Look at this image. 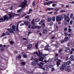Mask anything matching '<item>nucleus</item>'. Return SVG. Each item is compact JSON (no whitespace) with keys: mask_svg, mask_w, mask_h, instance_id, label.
Returning a JSON list of instances; mask_svg holds the SVG:
<instances>
[{"mask_svg":"<svg viewBox=\"0 0 74 74\" xmlns=\"http://www.w3.org/2000/svg\"><path fill=\"white\" fill-rule=\"evenodd\" d=\"M47 33V30L46 29H44L43 30L42 34H46Z\"/></svg>","mask_w":74,"mask_h":74,"instance_id":"6ab92c4d","label":"nucleus"},{"mask_svg":"<svg viewBox=\"0 0 74 74\" xmlns=\"http://www.w3.org/2000/svg\"><path fill=\"white\" fill-rule=\"evenodd\" d=\"M9 16H8V15H5V16H3V19L4 21H8L9 19H11V18L15 16H19L20 15V14H16L14 13H10L9 14H8Z\"/></svg>","mask_w":74,"mask_h":74,"instance_id":"f257e3e1","label":"nucleus"},{"mask_svg":"<svg viewBox=\"0 0 74 74\" xmlns=\"http://www.w3.org/2000/svg\"><path fill=\"white\" fill-rule=\"evenodd\" d=\"M64 18L65 21H67L69 17L67 16H66V15H64Z\"/></svg>","mask_w":74,"mask_h":74,"instance_id":"1a4fd4ad","label":"nucleus"},{"mask_svg":"<svg viewBox=\"0 0 74 74\" xmlns=\"http://www.w3.org/2000/svg\"><path fill=\"white\" fill-rule=\"evenodd\" d=\"M44 68L45 69V70L47 71L48 70V65H45L44 66Z\"/></svg>","mask_w":74,"mask_h":74,"instance_id":"ddd939ff","label":"nucleus"},{"mask_svg":"<svg viewBox=\"0 0 74 74\" xmlns=\"http://www.w3.org/2000/svg\"><path fill=\"white\" fill-rule=\"evenodd\" d=\"M62 49H60V50H59V53H61V52H62Z\"/></svg>","mask_w":74,"mask_h":74,"instance_id":"603ef678","label":"nucleus"},{"mask_svg":"<svg viewBox=\"0 0 74 74\" xmlns=\"http://www.w3.org/2000/svg\"><path fill=\"white\" fill-rule=\"evenodd\" d=\"M18 58L19 59H20L21 58V55H19L18 56Z\"/></svg>","mask_w":74,"mask_h":74,"instance_id":"4d7b16f0","label":"nucleus"},{"mask_svg":"<svg viewBox=\"0 0 74 74\" xmlns=\"http://www.w3.org/2000/svg\"><path fill=\"white\" fill-rule=\"evenodd\" d=\"M10 43L11 44H14V42L12 41H11L10 42Z\"/></svg>","mask_w":74,"mask_h":74,"instance_id":"680f3d73","label":"nucleus"},{"mask_svg":"<svg viewBox=\"0 0 74 74\" xmlns=\"http://www.w3.org/2000/svg\"><path fill=\"white\" fill-rule=\"evenodd\" d=\"M26 64V62H22L21 63V64L22 66L25 65Z\"/></svg>","mask_w":74,"mask_h":74,"instance_id":"72a5a7b5","label":"nucleus"},{"mask_svg":"<svg viewBox=\"0 0 74 74\" xmlns=\"http://www.w3.org/2000/svg\"><path fill=\"white\" fill-rule=\"evenodd\" d=\"M71 32V28H69L68 32L69 33H70Z\"/></svg>","mask_w":74,"mask_h":74,"instance_id":"5fc2aeb1","label":"nucleus"},{"mask_svg":"<svg viewBox=\"0 0 74 74\" xmlns=\"http://www.w3.org/2000/svg\"><path fill=\"white\" fill-rule=\"evenodd\" d=\"M52 19V18L51 17H49L47 18V21L48 22H51V20Z\"/></svg>","mask_w":74,"mask_h":74,"instance_id":"2eb2a0df","label":"nucleus"},{"mask_svg":"<svg viewBox=\"0 0 74 74\" xmlns=\"http://www.w3.org/2000/svg\"><path fill=\"white\" fill-rule=\"evenodd\" d=\"M54 10V8H48L46 10V11H50V10Z\"/></svg>","mask_w":74,"mask_h":74,"instance_id":"4468645a","label":"nucleus"},{"mask_svg":"<svg viewBox=\"0 0 74 74\" xmlns=\"http://www.w3.org/2000/svg\"><path fill=\"white\" fill-rule=\"evenodd\" d=\"M34 54L35 55H38V53L37 52V51H35L34 53Z\"/></svg>","mask_w":74,"mask_h":74,"instance_id":"a19ab883","label":"nucleus"},{"mask_svg":"<svg viewBox=\"0 0 74 74\" xmlns=\"http://www.w3.org/2000/svg\"><path fill=\"white\" fill-rule=\"evenodd\" d=\"M64 15L62 14L60 15L59 16H57L56 17V19L57 21H61L64 18Z\"/></svg>","mask_w":74,"mask_h":74,"instance_id":"f03ea898","label":"nucleus"},{"mask_svg":"<svg viewBox=\"0 0 74 74\" xmlns=\"http://www.w3.org/2000/svg\"><path fill=\"white\" fill-rule=\"evenodd\" d=\"M7 30H8V31H9L10 32V31H11V28L10 29V28L7 29Z\"/></svg>","mask_w":74,"mask_h":74,"instance_id":"774afa93","label":"nucleus"},{"mask_svg":"<svg viewBox=\"0 0 74 74\" xmlns=\"http://www.w3.org/2000/svg\"><path fill=\"white\" fill-rule=\"evenodd\" d=\"M52 19L53 21H55V17H53L52 18Z\"/></svg>","mask_w":74,"mask_h":74,"instance_id":"8fccbe9b","label":"nucleus"},{"mask_svg":"<svg viewBox=\"0 0 74 74\" xmlns=\"http://www.w3.org/2000/svg\"><path fill=\"white\" fill-rule=\"evenodd\" d=\"M10 33H12V34H14L15 33V32L13 30H12V28H11V30L10 31Z\"/></svg>","mask_w":74,"mask_h":74,"instance_id":"c85d7f7f","label":"nucleus"},{"mask_svg":"<svg viewBox=\"0 0 74 74\" xmlns=\"http://www.w3.org/2000/svg\"><path fill=\"white\" fill-rule=\"evenodd\" d=\"M44 5H48L49 6V5L51 4V2L50 1H49L48 2H46L44 3Z\"/></svg>","mask_w":74,"mask_h":74,"instance_id":"423d86ee","label":"nucleus"},{"mask_svg":"<svg viewBox=\"0 0 74 74\" xmlns=\"http://www.w3.org/2000/svg\"><path fill=\"white\" fill-rule=\"evenodd\" d=\"M35 26H36L35 25L34 26V25H32L31 27V29H36V28H35Z\"/></svg>","mask_w":74,"mask_h":74,"instance_id":"ea45409f","label":"nucleus"},{"mask_svg":"<svg viewBox=\"0 0 74 74\" xmlns=\"http://www.w3.org/2000/svg\"><path fill=\"white\" fill-rule=\"evenodd\" d=\"M69 37L67 36H66L64 39V41H65V42L67 41H69Z\"/></svg>","mask_w":74,"mask_h":74,"instance_id":"dca6fc26","label":"nucleus"},{"mask_svg":"<svg viewBox=\"0 0 74 74\" xmlns=\"http://www.w3.org/2000/svg\"><path fill=\"white\" fill-rule=\"evenodd\" d=\"M73 21L71 20L70 22V24L71 25L72 24H73Z\"/></svg>","mask_w":74,"mask_h":74,"instance_id":"c03bdc74","label":"nucleus"},{"mask_svg":"<svg viewBox=\"0 0 74 74\" xmlns=\"http://www.w3.org/2000/svg\"><path fill=\"white\" fill-rule=\"evenodd\" d=\"M57 60H58V58L57 57H56L54 59V60H55V61H56Z\"/></svg>","mask_w":74,"mask_h":74,"instance_id":"bf43d9fd","label":"nucleus"},{"mask_svg":"<svg viewBox=\"0 0 74 74\" xmlns=\"http://www.w3.org/2000/svg\"><path fill=\"white\" fill-rule=\"evenodd\" d=\"M56 21L57 22H58V24H59V25H60V24H61V22H60V21H58V20H57L56 18Z\"/></svg>","mask_w":74,"mask_h":74,"instance_id":"49530a36","label":"nucleus"},{"mask_svg":"<svg viewBox=\"0 0 74 74\" xmlns=\"http://www.w3.org/2000/svg\"><path fill=\"white\" fill-rule=\"evenodd\" d=\"M36 64L38 65L39 66H40V67H41V66H42V65L39 64V63H37Z\"/></svg>","mask_w":74,"mask_h":74,"instance_id":"3c124183","label":"nucleus"},{"mask_svg":"<svg viewBox=\"0 0 74 74\" xmlns=\"http://www.w3.org/2000/svg\"><path fill=\"white\" fill-rule=\"evenodd\" d=\"M27 49H30L31 48H32V45L31 44L28 45H27Z\"/></svg>","mask_w":74,"mask_h":74,"instance_id":"f8f14e48","label":"nucleus"},{"mask_svg":"<svg viewBox=\"0 0 74 74\" xmlns=\"http://www.w3.org/2000/svg\"><path fill=\"white\" fill-rule=\"evenodd\" d=\"M38 52H39V54H38V56H41V55H42V52H40V50H38Z\"/></svg>","mask_w":74,"mask_h":74,"instance_id":"bb28decb","label":"nucleus"},{"mask_svg":"<svg viewBox=\"0 0 74 74\" xmlns=\"http://www.w3.org/2000/svg\"><path fill=\"white\" fill-rule=\"evenodd\" d=\"M70 66H68L65 69V70L67 72H70L71 71V68L70 67Z\"/></svg>","mask_w":74,"mask_h":74,"instance_id":"39448f33","label":"nucleus"},{"mask_svg":"<svg viewBox=\"0 0 74 74\" xmlns=\"http://www.w3.org/2000/svg\"><path fill=\"white\" fill-rule=\"evenodd\" d=\"M24 25L26 26H28L29 25V22L28 21H25L24 22Z\"/></svg>","mask_w":74,"mask_h":74,"instance_id":"4be33fe9","label":"nucleus"},{"mask_svg":"<svg viewBox=\"0 0 74 74\" xmlns=\"http://www.w3.org/2000/svg\"><path fill=\"white\" fill-rule=\"evenodd\" d=\"M40 64H41L42 65H44V63H43V62H40Z\"/></svg>","mask_w":74,"mask_h":74,"instance_id":"e2e57ef3","label":"nucleus"},{"mask_svg":"<svg viewBox=\"0 0 74 74\" xmlns=\"http://www.w3.org/2000/svg\"><path fill=\"white\" fill-rule=\"evenodd\" d=\"M34 19H33V20H32L31 23L34 26H35L36 25V23L35 22H34Z\"/></svg>","mask_w":74,"mask_h":74,"instance_id":"f3484780","label":"nucleus"},{"mask_svg":"<svg viewBox=\"0 0 74 74\" xmlns=\"http://www.w3.org/2000/svg\"><path fill=\"white\" fill-rule=\"evenodd\" d=\"M73 57H74L73 55H71L69 58V60L71 61H74V57L73 58Z\"/></svg>","mask_w":74,"mask_h":74,"instance_id":"6e6552de","label":"nucleus"},{"mask_svg":"<svg viewBox=\"0 0 74 74\" xmlns=\"http://www.w3.org/2000/svg\"><path fill=\"white\" fill-rule=\"evenodd\" d=\"M70 47H66L65 50V52L66 53L68 52L69 53L70 52Z\"/></svg>","mask_w":74,"mask_h":74,"instance_id":"0eeeda50","label":"nucleus"},{"mask_svg":"<svg viewBox=\"0 0 74 74\" xmlns=\"http://www.w3.org/2000/svg\"><path fill=\"white\" fill-rule=\"evenodd\" d=\"M56 64L57 65L58 67H59V65H60V62H58V61H56Z\"/></svg>","mask_w":74,"mask_h":74,"instance_id":"c756f323","label":"nucleus"},{"mask_svg":"<svg viewBox=\"0 0 74 74\" xmlns=\"http://www.w3.org/2000/svg\"><path fill=\"white\" fill-rule=\"evenodd\" d=\"M29 16H30L29 15H27L25 16V19L29 18Z\"/></svg>","mask_w":74,"mask_h":74,"instance_id":"de8ad7c7","label":"nucleus"},{"mask_svg":"<svg viewBox=\"0 0 74 74\" xmlns=\"http://www.w3.org/2000/svg\"><path fill=\"white\" fill-rule=\"evenodd\" d=\"M4 22V18H0V22Z\"/></svg>","mask_w":74,"mask_h":74,"instance_id":"5701e85b","label":"nucleus"},{"mask_svg":"<svg viewBox=\"0 0 74 74\" xmlns=\"http://www.w3.org/2000/svg\"><path fill=\"white\" fill-rule=\"evenodd\" d=\"M64 69H65V67L62 66L60 68V69L61 71H63V70H64Z\"/></svg>","mask_w":74,"mask_h":74,"instance_id":"a878e982","label":"nucleus"},{"mask_svg":"<svg viewBox=\"0 0 74 74\" xmlns=\"http://www.w3.org/2000/svg\"><path fill=\"white\" fill-rule=\"evenodd\" d=\"M73 14H71L70 17V18H73Z\"/></svg>","mask_w":74,"mask_h":74,"instance_id":"864d4df0","label":"nucleus"},{"mask_svg":"<svg viewBox=\"0 0 74 74\" xmlns=\"http://www.w3.org/2000/svg\"><path fill=\"white\" fill-rule=\"evenodd\" d=\"M69 3L71 4H74V1L72 2H69Z\"/></svg>","mask_w":74,"mask_h":74,"instance_id":"052dcab7","label":"nucleus"},{"mask_svg":"<svg viewBox=\"0 0 74 74\" xmlns=\"http://www.w3.org/2000/svg\"><path fill=\"white\" fill-rule=\"evenodd\" d=\"M36 1H34L32 3V5L34 7L36 6Z\"/></svg>","mask_w":74,"mask_h":74,"instance_id":"b1692460","label":"nucleus"},{"mask_svg":"<svg viewBox=\"0 0 74 74\" xmlns=\"http://www.w3.org/2000/svg\"><path fill=\"white\" fill-rule=\"evenodd\" d=\"M50 1V4H53V3H55L56 4H58V1Z\"/></svg>","mask_w":74,"mask_h":74,"instance_id":"9d476101","label":"nucleus"},{"mask_svg":"<svg viewBox=\"0 0 74 74\" xmlns=\"http://www.w3.org/2000/svg\"><path fill=\"white\" fill-rule=\"evenodd\" d=\"M10 10H13V6H11V8H10Z\"/></svg>","mask_w":74,"mask_h":74,"instance_id":"0e129e2a","label":"nucleus"},{"mask_svg":"<svg viewBox=\"0 0 74 74\" xmlns=\"http://www.w3.org/2000/svg\"><path fill=\"white\" fill-rule=\"evenodd\" d=\"M66 64L67 65H69L71 64V61H69L67 62Z\"/></svg>","mask_w":74,"mask_h":74,"instance_id":"f704fd0d","label":"nucleus"},{"mask_svg":"<svg viewBox=\"0 0 74 74\" xmlns=\"http://www.w3.org/2000/svg\"><path fill=\"white\" fill-rule=\"evenodd\" d=\"M23 40H27V38H23Z\"/></svg>","mask_w":74,"mask_h":74,"instance_id":"338daca9","label":"nucleus"},{"mask_svg":"<svg viewBox=\"0 0 74 74\" xmlns=\"http://www.w3.org/2000/svg\"><path fill=\"white\" fill-rule=\"evenodd\" d=\"M40 69H42L43 70L45 71V68H44L42 67V66H41V67H40Z\"/></svg>","mask_w":74,"mask_h":74,"instance_id":"58836bf2","label":"nucleus"},{"mask_svg":"<svg viewBox=\"0 0 74 74\" xmlns=\"http://www.w3.org/2000/svg\"><path fill=\"white\" fill-rule=\"evenodd\" d=\"M5 33L6 35H8V36H10V32L9 31H6L5 32Z\"/></svg>","mask_w":74,"mask_h":74,"instance_id":"aec40b11","label":"nucleus"},{"mask_svg":"<svg viewBox=\"0 0 74 74\" xmlns=\"http://www.w3.org/2000/svg\"><path fill=\"white\" fill-rule=\"evenodd\" d=\"M64 34H65V36H67L69 35L68 33H67V32H64Z\"/></svg>","mask_w":74,"mask_h":74,"instance_id":"09e8293b","label":"nucleus"},{"mask_svg":"<svg viewBox=\"0 0 74 74\" xmlns=\"http://www.w3.org/2000/svg\"><path fill=\"white\" fill-rule=\"evenodd\" d=\"M19 27V24H18L17 26V27L16 28V31H17V32H19V29H18V27Z\"/></svg>","mask_w":74,"mask_h":74,"instance_id":"2f4dec72","label":"nucleus"},{"mask_svg":"<svg viewBox=\"0 0 74 74\" xmlns=\"http://www.w3.org/2000/svg\"><path fill=\"white\" fill-rule=\"evenodd\" d=\"M35 28H36V29L37 28L38 29H40L41 28V27L40 26H38V25H36L35 26Z\"/></svg>","mask_w":74,"mask_h":74,"instance_id":"a211bd4d","label":"nucleus"},{"mask_svg":"<svg viewBox=\"0 0 74 74\" xmlns=\"http://www.w3.org/2000/svg\"><path fill=\"white\" fill-rule=\"evenodd\" d=\"M24 25H25L24 23H21L20 25V26H24Z\"/></svg>","mask_w":74,"mask_h":74,"instance_id":"13d9d810","label":"nucleus"},{"mask_svg":"<svg viewBox=\"0 0 74 74\" xmlns=\"http://www.w3.org/2000/svg\"><path fill=\"white\" fill-rule=\"evenodd\" d=\"M40 21V18H37L35 19L34 22H39Z\"/></svg>","mask_w":74,"mask_h":74,"instance_id":"cd10ccee","label":"nucleus"},{"mask_svg":"<svg viewBox=\"0 0 74 74\" xmlns=\"http://www.w3.org/2000/svg\"><path fill=\"white\" fill-rule=\"evenodd\" d=\"M38 43H37L35 44V47L36 49H38Z\"/></svg>","mask_w":74,"mask_h":74,"instance_id":"c9c22d12","label":"nucleus"},{"mask_svg":"<svg viewBox=\"0 0 74 74\" xmlns=\"http://www.w3.org/2000/svg\"><path fill=\"white\" fill-rule=\"evenodd\" d=\"M27 4L26 2H23L20 5V6L22 7V8H25V6H27Z\"/></svg>","mask_w":74,"mask_h":74,"instance_id":"7ed1b4c3","label":"nucleus"},{"mask_svg":"<svg viewBox=\"0 0 74 74\" xmlns=\"http://www.w3.org/2000/svg\"><path fill=\"white\" fill-rule=\"evenodd\" d=\"M49 67L50 68H52L53 66L52 65H49Z\"/></svg>","mask_w":74,"mask_h":74,"instance_id":"a18cd8bd","label":"nucleus"},{"mask_svg":"<svg viewBox=\"0 0 74 74\" xmlns=\"http://www.w3.org/2000/svg\"><path fill=\"white\" fill-rule=\"evenodd\" d=\"M34 62H36V63H37V62H38V59L37 58H35L34 59Z\"/></svg>","mask_w":74,"mask_h":74,"instance_id":"7c9ffc66","label":"nucleus"},{"mask_svg":"<svg viewBox=\"0 0 74 74\" xmlns=\"http://www.w3.org/2000/svg\"><path fill=\"white\" fill-rule=\"evenodd\" d=\"M67 62H64L63 64V65H62V66L65 68L67 66Z\"/></svg>","mask_w":74,"mask_h":74,"instance_id":"412c9836","label":"nucleus"},{"mask_svg":"<svg viewBox=\"0 0 74 74\" xmlns=\"http://www.w3.org/2000/svg\"><path fill=\"white\" fill-rule=\"evenodd\" d=\"M23 55V57L24 58H27V55H26V53H24Z\"/></svg>","mask_w":74,"mask_h":74,"instance_id":"473e14b6","label":"nucleus"},{"mask_svg":"<svg viewBox=\"0 0 74 74\" xmlns=\"http://www.w3.org/2000/svg\"><path fill=\"white\" fill-rule=\"evenodd\" d=\"M42 24V25L43 26H45V20L42 19L39 23V25H41Z\"/></svg>","mask_w":74,"mask_h":74,"instance_id":"20e7f679","label":"nucleus"},{"mask_svg":"<svg viewBox=\"0 0 74 74\" xmlns=\"http://www.w3.org/2000/svg\"><path fill=\"white\" fill-rule=\"evenodd\" d=\"M25 15H26V13L24 12L23 14V15L21 16V17H23V16H25Z\"/></svg>","mask_w":74,"mask_h":74,"instance_id":"4c0bfd02","label":"nucleus"},{"mask_svg":"<svg viewBox=\"0 0 74 74\" xmlns=\"http://www.w3.org/2000/svg\"><path fill=\"white\" fill-rule=\"evenodd\" d=\"M6 36V34H5V33H3L1 36V37H4V36Z\"/></svg>","mask_w":74,"mask_h":74,"instance_id":"e433bc0d","label":"nucleus"},{"mask_svg":"<svg viewBox=\"0 0 74 74\" xmlns=\"http://www.w3.org/2000/svg\"><path fill=\"white\" fill-rule=\"evenodd\" d=\"M38 60H39V61H41L42 62V59L40 58H39Z\"/></svg>","mask_w":74,"mask_h":74,"instance_id":"69168bd1","label":"nucleus"},{"mask_svg":"<svg viewBox=\"0 0 74 74\" xmlns=\"http://www.w3.org/2000/svg\"><path fill=\"white\" fill-rule=\"evenodd\" d=\"M15 25H13L12 26V29L15 32Z\"/></svg>","mask_w":74,"mask_h":74,"instance_id":"393cba45","label":"nucleus"},{"mask_svg":"<svg viewBox=\"0 0 74 74\" xmlns=\"http://www.w3.org/2000/svg\"><path fill=\"white\" fill-rule=\"evenodd\" d=\"M64 25L65 26H66L68 25V23H67L66 22H64Z\"/></svg>","mask_w":74,"mask_h":74,"instance_id":"79ce46f5","label":"nucleus"},{"mask_svg":"<svg viewBox=\"0 0 74 74\" xmlns=\"http://www.w3.org/2000/svg\"><path fill=\"white\" fill-rule=\"evenodd\" d=\"M31 64L33 65V66H36V64H37V62L34 61L31 62Z\"/></svg>","mask_w":74,"mask_h":74,"instance_id":"9b49d317","label":"nucleus"},{"mask_svg":"<svg viewBox=\"0 0 74 74\" xmlns=\"http://www.w3.org/2000/svg\"><path fill=\"white\" fill-rule=\"evenodd\" d=\"M44 50H46V51H49V49L48 48L45 47V48L44 49Z\"/></svg>","mask_w":74,"mask_h":74,"instance_id":"37998d69","label":"nucleus"},{"mask_svg":"<svg viewBox=\"0 0 74 74\" xmlns=\"http://www.w3.org/2000/svg\"><path fill=\"white\" fill-rule=\"evenodd\" d=\"M59 10V9H56L55 10H54V11H58Z\"/></svg>","mask_w":74,"mask_h":74,"instance_id":"6e6d98bb","label":"nucleus"}]
</instances>
